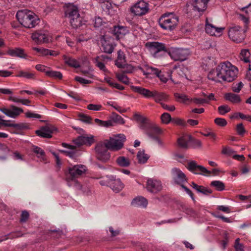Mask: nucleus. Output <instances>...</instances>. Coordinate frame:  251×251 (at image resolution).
<instances>
[{"instance_id": "aec40b11", "label": "nucleus", "mask_w": 251, "mask_h": 251, "mask_svg": "<svg viewBox=\"0 0 251 251\" xmlns=\"http://www.w3.org/2000/svg\"><path fill=\"white\" fill-rule=\"evenodd\" d=\"M148 204V201L147 199L141 196L135 197L131 202V205L132 206L141 208H146Z\"/></svg>"}, {"instance_id": "2f4dec72", "label": "nucleus", "mask_w": 251, "mask_h": 251, "mask_svg": "<svg viewBox=\"0 0 251 251\" xmlns=\"http://www.w3.org/2000/svg\"><path fill=\"white\" fill-rule=\"evenodd\" d=\"M113 35L117 40L122 38L125 33V29L122 26H114L112 30Z\"/></svg>"}, {"instance_id": "ea45409f", "label": "nucleus", "mask_w": 251, "mask_h": 251, "mask_svg": "<svg viewBox=\"0 0 251 251\" xmlns=\"http://www.w3.org/2000/svg\"><path fill=\"white\" fill-rule=\"evenodd\" d=\"M175 97L177 99V100L183 103H186L187 101L191 102V99L187 95L184 94H180L178 93H175Z\"/></svg>"}, {"instance_id": "c85d7f7f", "label": "nucleus", "mask_w": 251, "mask_h": 251, "mask_svg": "<svg viewBox=\"0 0 251 251\" xmlns=\"http://www.w3.org/2000/svg\"><path fill=\"white\" fill-rule=\"evenodd\" d=\"M152 98L155 102L158 103H161V101H167L169 99V96L166 94L164 93H160L157 91H153Z\"/></svg>"}, {"instance_id": "f8f14e48", "label": "nucleus", "mask_w": 251, "mask_h": 251, "mask_svg": "<svg viewBox=\"0 0 251 251\" xmlns=\"http://www.w3.org/2000/svg\"><path fill=\"white\" fill-rule=\"evenodd\" d=\"M0 111L7 116L15 119L17 118L24 111L22 108L13 105H10L9 108L6 107L0 108Z\"/></svg>"}, {"instance_id": "f257e3e1", "label": "nucleus", "mask_w": 251, "mask_h": 251, "mask_svg": "<svg viewBox=\"0 0 251 251\" xmlns=\"http://www.w3.org/2000/svg\"><path fill=\"white\" fill-rule=\"evenodd\" d=\"M126 140L123 134L113 135L103 142L99 143L95 148L97 158L103 162L108 161L110 157L108 150L117 151L124 147V142Z\"/></svg>"}, {"instance_id": "a211bd4d", "label": "nucleus", "mask_w": 251, "mask_h": 251, "mask_svg": "<svg viewBox=\"0 0 251 251\" xmlns=\"http://www.w3.org/2000/svg\"><path fill=\"white\" fill-rule=\"evenodd\" d=\"M109 59L107 56L102 55L95 58L94 63L100 70L106 73L108 71L105 67V64Z\"/></svg>"}, {"instance_id": "5fc2aeb1", "label": "nucleus", "mask_w": 251, "mask_h": 251, "mask_svg": "<svg viewBox=\"0 0 251 251\" xmlns=\"http://www.w3.org/2000/svg\"><path fill=\"white\" fill-rule=\"evenodd\" d=\"M215 123L219 126H225L227 125V122L225 119L217 118L214 120Z\"/></svg>"}, {"instance_id": "6ab92c4d", "label": "nucleus", "mask_w": 251, "mask_h": 251, "mask_svg": "<svg viewBox=\"0 0 251 251\" xmlns=\"http://www.w3.org/2000/svg\"><path fill=\"white\" fill-rule=\"evenodd\" d=\"M74 143L77 146L82 145L90 146L94 142L93 135L80 136L74 140Z\"/></svg>"}, {"instance_id": "0e129e2a", "label": "nucleus", "mask_w": 251, "mask_h": 251, "mask_svg": "<svg viewBox=\"0 0 251 251\" xmlns=\"http://www.w3.org/2000/svg\"><path fill=\"white\" fill-rule=\"evenodd\" d=\"M123 68V72L124 73H130L132 72L133 67L131 65H127L126 64V66L121 67Z\"/></svg>"}, {"instance_id": "58836bf2", "label": "nucleus", "mask_w": 251, "mask_h": 251, "mask_svg": "<svg viewBox=\"0 0 251 251\" xmlns=\"http://www.w3.org/2000/svg\"><path fill=\"white\" fill-rule=\"evenodd\" d=\"M95 122L100 126L108 127L113 126L112 121L110 120L102 121L99 119H95Z\"/></svg>"}, {"instance_id": "9b49d317", "label": "nucleus", "mask_w": 251, "mask_h": 251, "mask_svg": "<svg viewBox=\"0 0 251 251\" xmlns=\"http://www.w3.org/2000/svg\"><path fill=\"white\" fill-rule=\"evenodd\" d=\"M244 32L245 31L242 30L240 26H235L229 29L228 36L234 42L240 43L245 38Z\"/></svg>"}, {"instance_id": "c03bdc74", "label": "nucleus", "mask_w": 251, "mask_h": 251, "mask_svg": "<svg viewBox=\"0 0 251 251\" xmlns=\"http://www.w3.org/2000/svg\"><path fill=\"white\" fill-rule=\"evenodd\" d=\"M161 132V129L158 126H153L151 131H149L147 132V134L151 137H153L155 134H159Z\"/></svg>"}, {"instance_id": "6e6d98bb", "label": "nucleus", "mask_w": 251, "mask_h": 251, "mask_svg": "<svg viewBox=\"0 0 251 251\" xmlns=\"http://www.w3.org/2000/svg\"><path fill=\"white\" fill-rule=\"evenodd\" d=\"M33 151L36 154H37L38 157H43L45 155V152L44 151L38 147H34Z\"/></svg>"}, {"instance_id": "864d4df0", "label": "nucleus", "mask_w": 251, "mask_h": 251, "mask_svg": "<svg viewBox=\"0 0 251 251\" xmlns=\"http://www.w3.org/2000/svg\"><path fill=\"white\" fill-rule=\"evenodd\" d=\"M87 108L90 110L100 111L102 109L100 104H89L87 105Z\"/></svg>"}, {"instance_id": "7ed1b4c3", "label": "nucleus", "mask_w": 251, "mask_h": 251, "mask_svg": "<svg viewBox=\"0 0 251 251\" xmlns=\"http://www.w3.org/2000/svg\"><path fill=\"white\" fill-rule=\"evenodd\" d=\"M63 58L64 63L69 66L78 69V71L85 75L91 76L92 69L90 66V63L87 57L82 56L79 58L80 62L65 55L63 56Z\"/></svg>"}, {"instance_id": "4468645a", "label": "nucleus", "mask_w": 251, "mask_h": 251, "mask_svg": "<svg viewBox=\"0 0 251 251\" xmlns=\"http://www.w3.org/2000/svg\"><path fill=\"white\" fill-rule=\"evenodd\" d=\"M143 73L144 75H145L148 77H158L159 78H166V76L165 74H164L160 70L153 68L151 67H150L149 66H146L143 70Z\"/></svg>"}, {"instance_id": "bf43d9fd", "label": "nucleus", "mask_w": 251, "mask_h": 251, "mask_svg": "<svg viewBox=\"0 0 251 251\" xmlns=\"http://www.w3.org/2000/svg\"><path fill=\"white\" fill-rule=\"evenodd\" d=\"M198 192L201 193L202 194H203L204 195H208L209 194L211 193V191L207 189L206 188L202 186H200L199 187V189L197 191Z\"/></svg>"}, {"instance_id": "f03ea898", "label": "nucleus", "mask_w": 251, "mask_h": 251, "mask_svg": "<svg viewBox=\"0 0 251 251\" xmlns=\"http://www.w3.org/2000/svg\"><path fill=\"white\" fill-rule=\"evenodd\" d=\"M238 69L228 61L220 63L215 70H211L208 78H234L239 76Z\"/></svg>"}, {"instance_id": "4c0bfd02", "label": "nucleus", "mask_w": 251, "mask_h": 251, "mask_svg": "<svg viewBox=\"0 0 251 251\" xmlns=\"http://www.w3.org/2000/svg\"><path fill=\"white\" fill-rule=\"evenodd\" d=\"M102 49L104 52L108 53H111L113 50L114 46L112 43L104 41L102 42Z\"/></svg>"}, {"instance_id": "79ce46f5", "label": "nucleus", "mask_w": 251, "mask_h": 251, "mask_svg": "<svg viewBox=\"0 0 251 251\" xmlns=\"http://www.w3.org/2000/svg\"><path fill=\"white\" fill-rule=\"evenodd\" d=\"M106 82L108 84L109 86L111 87L115 88L119 90H123L124 89L123 86L121 85L117 82H116L114 79H106Z\"/></svg>"}, {"instance_id": "603ef678", "label": "nucleus", "mask_w": 251, "mask_h": 251, "mask_svg": "<svg viewBox=\"0 0 251 251\" xmlns=\"http://www.w3.org/2000/svg\"><path fill=\"white\" fill-rule=\"evenodd\" d=\"M191 102H193L197 104H202L203 103H208V101L205 99L194 98L191 99Z\"/></svg>"}, {"instance_id": "052dcab7", "label": "nucleus", "mask_w": 251, "mask_h": 251, "mask_svg": "<svg viewBox=\"0 0 251 251\" xmlns=\"http://www.w3.org/2000/svg\"><path fill=\"white\" fill-rule=\"evenodd\" d=\"M240 239L237 238L235 241V248L236 251H244L243 245L239 243Z\"/></svg>"}, {"instance_id": "6e6552de", "label": "nucleus", "mask_w": 251, "mask_h": 251, "mask_svg": "<svg viewBox=\"0 0 251 251\" xmlns=\"http://www.w3.org/2000/svg\"><path fill=\"white\" fill-rule=\"evenodd\" d=\"M171 58L175 61H183L190 55L188 50L183 48H171L168 52Z\"/></svg>"}, {"instance_id": "20e7f679", "label": "nucleus", "mask_w": 251, "mask_h": 251, "mask_svg": "<svg viewBox=\"0 0 251 251\" xmlns=\"http://www.w3.org/2000/svg\"><path fill=\"white\" fill-rule=\"evenodd\" d=\"M86 171V167L83 165H76L68 168L66 174V181L69 187H75L76 189H81V185L76 178L82 175Z\"/></svg>"}, {"instance_id": "e2e57ef3", "label": "nucleus", "mask_w": 251, "mask_h": 251, "mask_svg": "<svg viewBox=\"0 0 251 251\" xmlns=\"http://www.w3.org/2000/svg\"><path fill=\"white\" fill-rule=\"evenodd\" d=\"M25 116L28 118H34L37 119H40L42 117L41 116L38 114H36L30 112H26L25 113Z\"/></svg>"}, {"instance_id": "3c124183", "label": "nucleus", "mask_w": 251, "mask_h": 251, "mask_svg": "<svg viewBox=\"0 0 251 251\" xmlns=\"http://www.w3.org/2000/svg\"><path fill=\"white\" fill-rule=\"evenodd\" d=\"M243 83L240 82L236 84H233L232 87V91L235 93H239L243 87Z\"/></svg>"}, {"instance_id": "72a5a7b5", "label": "nucleus", "mask_w": 251, "mask_h": 251, "mask_svg": "<svg viewBox=\"0 0 251 251\" xmlns=\"http://www.w3.org/2000/svg\"><path fill=\"white\" fill-rule=\"evenodd\" d=\"M8 100L16 103H21L23 105L28 106L31 101L28 99H22L20 98L10 95Z\"/></svg>"}, {"instance_id": "5701e85b", "label": "nucleus", "mask_w": 251, "mask_h": 251, "mask_svg": "<svg viewBox=\"0 0 251 251\" xmlns=\"http://www.w3.org/2000/svg\"><path fill=\"white\" fill-rule=\"evenodd\" d=\"M35 68L38 71L45 72L48 77H57L58 78H61L63 77L62 74L60 72L53 71H46V67L44 65L38 64L36 66Z\"/></svg>"}, {"instance_id": "9d476101", "label": "nucleus", "mask_w": 251, "mask_h": 251, "mask_svg": "<svg viewBox=\"0 0 251 251\" xmlns=\"http://www.w3.org/2000/svg\"><path fill=\"white\" fill-rule=\"evenodd\" d=\"M186 167L190 172L195 174L202 175L205 176H209L210 174V171L207 170L202 166L198 165L195 161H189Z\"/></svg>"}, {"instance_id": "a19ab883", "label": "nucleus", "mask_w": 251, "mask_h": 251, "mask_svg": "<svg viewBox=\"0 0 251 251\" xmlns=\"http://www.w3.org/2000/svg\"><path fill=\"white\" fill-rule=\"evenodd\" d=\"M211 185L214 187L217 191H221L225 189L224 183L219 180L213 181L211 182Z\"/></svg>"}, {"instance_id": "bb28decb", "label": "nucleus", "mask_w": 251, "mask_h": 251, "mask_svg": "<svg viewBox=\"0 0 251 251\" xmlns=\"http://www.w3.org/2000/svg\"><path fill=\"white\" fill-rule=\"evenodd\" d=\"M62 145L63 147L66 148L68 149L67 151L60 150L59 151L62 153H64L67 156L73 158L74 157L76 153V149L74 146L68 145L66 143H62Z\"/></svg>"}, {"instance_id": "b1692460", "label": "nucleus", "mask_w": 251, "mask_h": 251, "mask_svg": "<svg viewBox=\"0 0 251 251\" xmlns=\"http://www.w3.org/2000/svg\"><path fill=\"white\" fill-rule=\"evenodd\" d=\"M54 127L52 126H46L43 127L40 130L36 131V134L43 138H50L52 137V133Z\"/></svg>"}, {"instance_id": "09e8293b", "label": "nucleus", "mask_w": 251, "mask_h": 251, "mask_svg": "<svg viewBox=\"0 0 251 251\" xmlns=\"http://www.w3.org/2000/svg\"><path fill=\"white\" fill-rule=\"evenodd\" d=\"M241 59L245 62H248L249 61L248 57L250 55V53L248 50H243L241 52Z\"/></svg>"}, {"instance_id": "37998d69", "label": "nucleus", "mask_w": 251, "mask_h": 251, "mask_svg": "<svg viewBox=\"0 0 251 251\" xmlns=\"http://www.w3.org/2000/svg\"><path fill=\"white\" fill-rule=\"evenodd\" d=\"M112 123H115L120 125H123L125 122L124 119L116 113H113V117L112 120Z\"/></svg>"}, {"instance_id": "0eeeda50", "label": "nucleus", "mask_w": 251, "mask_h": 251, "mask_svg": "<svg viewBox=\"0 0 251 251\" xmlns=\"http://www.w3.org/2000/svg\"><path fill=\"white\" fill-rule=\"evenodd\" d=\"M178 23V17L172 13H165L159 19L160 26L164 29L170 31L176 28Z\"/></svg>"}, {"instance_id": "39448f33", "label": "nucleus", "mask_w": 251, "mask_h": 251, "mask_svg": "<svg viewBox=\"0 0 251 251\" xmlns=\"http://www.w3.org/2000/svg\"><path fill=\"white\" fill-rule=\"evenodd\" d=\"M16 17L19 23L27 28L34 27L39 21L37 16L30 11H19Z\"/></svg>"}, {"instance_id": "a878e982", "label": "nucleus", "mask_w": 251, "mask_h": 251, "mask_svg": "<svg viewBox=\"0 0 251 251\" xmlns=\"http://www.w3.org/2000/svg\"><path fill=\"white\" fill-rule=\"evenodd\" d=\"M131 89L134 92L138 93L139 94L143 95L147 98L152 97L153 91H151L150 90L144 88L140 86H132Z\"/></svg>"}, {"instance_id": "774afa93", "label": "nucleus", "mask_w": 251, "mask_h": 251, "mask_svg": "<svg viewBox=\"0 0 251 251\" xmlns=\"http://www.w3.org/2000/svg\"><path fill=\"white\" fill-rule=\"evenodd\" d=\"M237 131L240 135H243L245 133V129L242 124L237 125Z\"/></svg>"}, {"instance_id": "c756f323", "label": "nucleus", "mask_w": 251, "mask_h": 251, "mask_svg": "<svg viewBox=\"0 0 251 251\" xmlns=\"http://www.w3.org/2000/svg\"><path fill=\"white\" fill-rule=\"evenodd\" d=\"M117 164L122 167H128L130 165L131 160L127 157L121 156L116 159Z\"/></svg>"}, {"instance_id": "2eb2a0df", "label": "nucleus", "mask_w": 251, "mask_h": 251, "mask_svg": "<svg viewBox=\"0 0 251 251\" xmlns=\"http://www.w3.org/2000/svg\"><path fill=\"white\" fill-rule=\"evenodd\" d=\"M146 188L151 193H156L161 190L162 186L159 180L150 178L147 181Z\"/></svg>"}, {"instance_id": "ddd939ff", "label": "nucleus", "mask_w": 251, "mask_h": 251, "mask_svg": "<svg viewBox=\"0 0 251 251\" xmlns=\"http://www.w3.org/2000/svg\"><path fill=\"white\" fill-rule=\"evenodd\" d=\"M131 11L137 16L145 15L149 11L148 4L143 0L140 1L131 7Z\"/></svg>"}, {"instance_id": "338daca9", "label": "nucleus", "mask_w": 251, "mask_h": 251, "mask_svg": "<svg viewBox=\"0 0 251 251\" xmlns=\"http://www.w3.org/2000/svg\"><path fill=\"white\" fill-rule=\"evenodd\" d=\"M102 20L101 18H96L94 22V26L96 27H99L102 25Z\"/></svg>"}, {"instance_id": "473e14b6", "label": "nucleus", "mask_w": 251, "mask_h": 251, "mask_svg": "<svg viewBox=\"0 0 251 251\" xmlns=\"http://www.w3.org/2000/svg\"><path fill=\"white\" fill-rule=\"evenodd\" d=\"M137 157L139 163L144 164L147 162L150 156L145 153L144 150H140L138 151Z\"/></svg>"}, {"instance_id": "4be33fe9", "label": "nucleus", "mask_w": 251, "mask_h": 251, "mask_svg": "<svg viewBox=\"0 0 251 251\" xmlns=\"http://www.w3.org/2000/svg\"><path fill=\"white\" fill-rule=\"evenodd\" d=\"M224 28H218L211 24L208 23L207 20L206 21L205 31L206 33L212 36H220Z\"/></svg>"}, {"instance_id": "13d9d810", "label": "nucleus", "mask_w": 251, "mask_h": 251, "mask_svg": "<svg viewBox=\"0 0 251 251\" xmlns=\"http://www.w3.org/2000/svg\"><path fill=\"white\" fill-rule=\"evenodd\" d=\"M222 153L227 155H231L233 154L234 151L229 147H223Z\"/></svg>"}, {"instance_id": "f3484780", "label": "nucleus", "mask_w": 251, "mask_h": 251, "mask_svg": "<svg viewBox=\"0 0 251 251\" xmlns=\"http://www.w3.org/2000/svg\"><path fill=\"white\" fill-rule=\"evenodd\" d=\"M108 185L113 191L118 193L121 191L124 187V184L120 179H116L113 176L108 177Z\"/></svg>"}, {"instance_id": "dca6fc26", "label": "nucleus", "mask_w": 251, "mask_h": 251, "mask_svg": "<svg viewBox=\"0 0 251 251\" xmlns=\"http://www.w3.org/2000/svg\"><path fill=\"white\" fill-rule=\"evenodd\" d=\"M172 175L173 180L177 184L181 185L187 181L186 175L179 169L173 168L172 170Z\"/></svg>"}, {"instance_id": "680f3d73", "label": "nucleus", "mask_w": 251, "mask_h": 251, "mask_svg": "<svg viewBox=\"0 0 251 251\" xmlns=\"http://www.w3.org/2000/svg\"><path fill=\"white\" fill-rule=\"evenodd\" d=\"M217 209L226 213H229L231 212L230 207L227 206L219 205L217 206Z\"/></svg>"}, {"instance_id": "412c9836", "label": "nucleus", "mask_w": 251, "mask_h": 251, "mask_svg": "<svg viewBox=\"0 0 251 251\" xmlns=\"http://www.w3.org/2000/svg\"><path fill=\"white\" fill-rule=\"evenodd\" d=\"M32 40L37 44H40L49 41L48 35L44 31H37L32 35Z\"/></svg>"}, {"instance_id": "4d7b16f0", "label": "nucleus", "mask_w": 251, "mask_h": 251, "mask_svg": "<svg viewBox=\"0 0 251 251\" xmlns=\"http://www.w3.org/2000/svg\"><path fill=\"white\" fill-rule=\"evenodd\" d=\"M79 117L80 120L83 122L86 123H90L91 122L92 118L88 116H87L83 114H80L79 115Z\"/></svg>"}, {"instance_id": "e433bc0d", "label": "nucleus", "mask_w": 251, "mask_h": 251, "mask_svg": "<svg viewBox=\"0 0 251 251\" xmlns=\"http://www.w3.org/2000/svg\"><path fill=\"white\" fill-rule=\"evenodd\" d=\"M15 77L32 78L35 77V74L31 71H22L19 72Z\"/></svg>"}, {"instance_id": "7c9ffc66", "label": "nucleus", "mask_w": 251, "mask_h": 251, "mask_svg": "<svg viewBox=\"0 0 251 251\" xmlns=\"http://www.w3.org/2000/svg\"><path fill=\"white\" fill-rule=\"evenodd\" d=\"M225 98L226 100L234 103H239L241 101V99L239 95L231 93L225 94Z\"/></svg>"}, {"instance_id": "f704fd0d", "label": "nucleus", "mask_w": 251, "mask_h": 251, "mask_svg": "<svg viewBox=\"0 0 251 251\" xmlns=\"http://www.w3.org/2000/svg\"><path fill=\"white\" fill-rule=\"evenodd\" d=\"M115 65L119 68L123 67L126 65L125 60V55L123 52L118 51L117 59L115 62Z\"/></svg>"}, {"instance_id": "cd10ccee", "label": "nucleus", "mask_w": 251, "mask_h": 251, "mask_svg": "<svg viewBox=\"0 0 251 251\" xmlns=\"http://www.w3.org/2000/svg\"><path fill=\"white\" fill-rule=\"evenodd\" d=\"M191 141V135L188 134H185L178 139L177 143L180 147L186 149L188 147V143Z\"/></svg>"}, {"instance_id": "8fccbe9b", "label": "nucleus", "mask_w": 251, "mask_h": 251, "mask_svg": "<svg viewBox=\"0 0 251 251\" xmlns=\"http://www.w3.org/2000/svg\"><path fill=\"white\" fill-rule=\"evenodd\" d=\"M107 104L112 106L113 107L115 110H116L117 111L121 113H123L124 112H126V109L125 108H123L122 107L117 105V104H114L113 103H112L111 102H107Z\"/></svg>"}, {"instance_id": "423d86ee", "label": "nucleus", "mask_w": 251, "mask_h": 251, "mask_svg": "<svg viewBox=\"0 0 251 251\" xmlns=\"http://www.w3.org/2000/svg\"><path fill=\"white\" fill-rule=\"evenodd\" d=\"M65 15L68 17L73 28H77L81 25V18L76 5L69 3L66 5Z\"/></svg>"}, {"instance_id": "49530a36", "label": "nucleus", "mask_w": 251, "mask_h": 251, "mask_svg": "<svg viewBox=\"0 0 251 251\" xmlns=\"http://www.w3.org/2000/svg\"><path fill=\"white\" fill-rule=\"evenodd\" d=\"M161 120L162 123L164 124H169L171 121V115L168 113H164L161 116Z\"/></svg>"}, {"instance_id": "393cba45", "label": "nucleus", "mask_w": 251, "mask_h": 251, "mask_svg": "<svg viewBox=\"0 0 251 251\" xmlns=\"http://www.w3.org/2000/svg\"><path fill=\"white\" fill-rule=\"evenodd\" d=\"M208 0H192V5L194 9L199 12H203L207 6Z\"/></svg>"}, {"instance_id": "a18cd8bd", "label": "nucleus", "mask_w": 251, "mask_h": 251, "mask_svg": "<svg viewBox=\"0 0 251 251\" xmlns=\"http://www.w3.org/2000/svg\"><path fill=\"white\" fill-rule=\"evenodd\" d=\"M114 4L111 3L108 1L104 2L102 4V7L104 10H106L108 14H111L112 9L113 8Z\"/></svg>"}, {"instance_id": "1a4fd4ad", "label": "nucleus", "mask_w": 251, "mask_h": 251, "mask_svg": "<svg viewBox=\"0 0 251 251\" xmlns=\"http://www.w3.org/2000/svg\"><path fill=\"white\" fill-rule=\"evenodd\" d=\"M146 46L148 48L151 54L155 58H158L162 56L166 49L163 44L157 42H148Z\"/></svg>"}, {"instance_id": "de8ad7c7", "label": "nucleus", "mask_w": 251, "mask_h": 251, "mask_svg": "<svg viewBox=\"0 0 251 251\" xmlns=\"http://www.w3.org/2000/svg\"><path fill=\"white\" fill-rule=\"evenodd\" d=\"M230 108L227 105H223L218 107V112L221 115H225L230 111Z\"/></svg>"}, {"instance_id": "c9c22d12", "label": "nucleus", "mask_w": 251, "mask_h": 251, "mask_svg": "<svg viewBox=\"0 0 251 251\" xmlns=\"http://www.w3.org/2000/svg\"><path fill=\"white\" fill-rule=\"evenodd\" d=\"M8 53L12 56H17L20 57H25L24 50L20 49H15L14 50H9Z\"/></svg>"}, {"instance_id": "69168bd1", "label": "nucleus", "mask_w": 251, "mask_h": 251, "mask_svg": "<svg viewBox=\"0 0 251 251\" xmlns=\"http://www.w3.org/2000/svg\"><path fill=\"white\" fill-rule=\"evenodd\" d=\"M160 104L164 109L170 111H173L176 109L174 105L169 106L163 103H160Z\"/></svg>"}]
</instances>
